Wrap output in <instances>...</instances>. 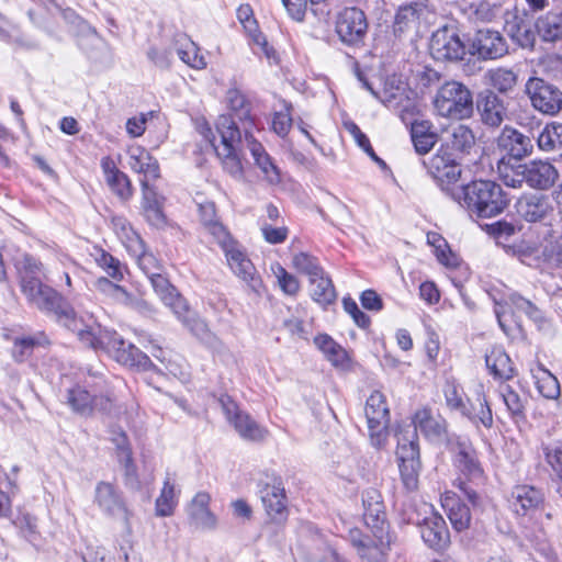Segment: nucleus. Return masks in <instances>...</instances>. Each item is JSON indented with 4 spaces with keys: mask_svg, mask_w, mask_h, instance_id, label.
<instances>
[{
    "mask_svg": "<svg viewBox=\"0 0 562 562\" xmlns=\"http://www.w3.org/2000/svg\"><path fill=\"white\" fill-rule=\"evenodd\" d=\"M413 503L406 505L404 509L407 524L416 525L420 528V535L426 544L436 550H442L450 543V535L445 519L432 512V506L423 503L419 509Z\"/></svg>",
    "mask_w": 562,
    "mask_h": 562,
    "instance_id": "nucleus-5",
    "label": "nucleus"
},
{
    "mask_svg": "<svg viewBox=\"0 0 562 562\" xmlns=\"http://www.w3.org/2000/svg\"><path fill=\"white\" fill-rule=\"evenodd\" d=\"M83 383L85 387L75 386L68 390L67 403L71 409L83 416L91 415L94 409L110 412L115 398L102 368L88 369Z\"/></svg>",
    "mask_w": 562,
    "mask_h": 562,
    "instance_id": "nucleus-4",
    "label": "nucleus"
},
{
    "mask_svg": "<svg viewBox=\"0 0 562 562\" xmlns=\"http://www.w3.org/2000/svg\"><path fill=\"white\" fill-rule=\"evenodd\" d=\"M220 403L226 419L243 439L259 441L266 438L268 430L257 424L249 414L240 411L231 397L222 396Z\"/></svg>",
    "mask_w": 562,
    "mask_h": 562,
    "instance_id": "nucleus-15",
    "label": "nucleus"
},
{
    "mask_svg": "<svg viewBox=\"0 0 562 562\" xmlns=\"http://www.w3.org/2000/svg\"><path fill=\"white\" fill-rule=\"evenodd\" d=\"M427 241L435 247L436 257L441 263L446 266L452 265L450 260L451 251L445 238L437 233H428Z\"/></svg>",
    "mask_w": 562,
    "mask_h": 562,
    "instance_id": "nucleus-61",
    "label": "nucleus"
},
{
    "mask_svg": "<svg viewBox=\"0 0 562 562\" xmlns=\"http://www.w3.org/2000/svg\"><path fill=\"white\" fill-rule=\"evenodd\" d=\"M429 49L434 59L441 61L460 60L467 53L465 45L453 26H443L434 32Z\"/></svg>",
    "mask_w": 562,
    "mask_h": 562,
    "instance_id": "nucleus-14",
    "label": "nucleus"
},
{
    "mask_svg": "<svg viewBox=\"0 0 562 562\" xmlns=\"http://www.w3.org/2000/svg\"><path fill=\"white\" fill-rule=\"evenodd\" d=\"M101 167L105 181L110 189L121 199L128 200L132 196V186L128 177L115 166L110 157L101 160Z\"/></svg>",
    "mask_w": 562,
    "mask_h": 562,
    "instance_id": "nucleus-34",
    "label": "nucleus"
},
{
    "mask_svg": "<svg viewBox=\"0 0 562 562\" xmlns=\"http://www.w3.org/2000/svg\"><path fill=\"white\" fill-rule=\"evenodd\" d=\"M435 109L443 117L468 119L473 113V98L467 86L459 81H448L437 91Z\"/></svg>",
    "mask_w": 562,
    "mask_h": 562,
    "instance_id": "nucleus-6",
    "label": "nucleus"
},
{
    "mask_svg": "<svg viewBox=\"0 0 562 562\" xmlns=\"http://www.w3.org/2000/svg\"><path fill=\"white\" fill-rule=\"evenodd\" d=\"M396 453L402 482L407 491H415L418 486L420 470L419 447L415 431H409L408 437H398Z\"/></svg>",
    "mask_w": 562,
    "mask_h": 562,
    "instance_id": "nucleus-11",
    "label": "nucleus"
},
{
    "mask_svg": "<svg viewBox=\"0 0 562 562\" xmlns=\"http://www.w3.org/2000/svg\"><path fill=\"white\" fill-rule=\"evenodd\" d=\"M443 146L454 157L470 155L476 147L475 135L467 125H453L446 133Z\"/></svg>",
    "mask_w": 562,
    "mask_h": 562,
    "instance_id": "nucleus-27",
    "label": "nucleus"
},
{
    "mask_svg": "<svg viewBox=\"0 0 562 562\" xmlns=\"http://www.w3.org/2000/svg\"><path fill=\"white\" fill-rule=\"evenodd\" d=\"M460 413L476 426L482 425L485 428L493 426L492 409L486 401L482 385L475 387L473 395L468 398L464 408Z\"/></svg>",
    "mask_w": 562,
    "mask_h": 562,
    "instance_id": "nucleus-25",
    "label": "nucleus"
},
{
    "mask_svg": "<svg viewBox=\"0 0 562 562\" xmlns=\"http://www.w3.org/2000/svg\"><path fill=\"white\" fill-rule=\"evenodd\" d=\"M178 503L175 485L167 479L164 482L160 495L156 499V515L160 517L170 516Z\"/></svg>",
    "mask_w": 562,
    "mask_h": 562,
    "instance_id": "nucleus-48",
    "label": "nucleus"
},
{
    "mask_svg": "<svg viewBox=\"0 0 562 562\" xmlns=\"http://www.w3.org/2000/svg\"><path fill=\"white\" fill-rule=\"evenodd\" d=\"M486 78L490 85L499 92H507L517 83V75L507 68L491 69L487 71Z\"/></svg>",
    "mask_w": 562,
    "mask_h": 562,
    "instance_id": "nucleus-49",
    "label": "nucleus"
},
{
    "mask_svg": "<svg viewBox=\"0 0 562 562\" xmlns=\"http://www.w3.org/2000/svg\"><path fill=\"white\" fill-rule=\"evenodd\" d=\"M316 347L335 367H345L348 362L346 350L328 335H318L314 339Z\"/></svg>",
    "mask_w": 562,
    "mask_h": 562,
    "instance_id": "nucleus-44",
    "label": "nucleus"
},
{
    "mask_svg": "<svg viewBox=\"0 0 562 562\" xmlns=\"http://www.w3.org/2000/svg\"><path fill=\"white\" fill-rule=\"evenodd\" d=\"M515 207L518 216L529 223L542 222L554 212L552 199L542 193H524Z\"/></svg>",
    "mask_w": 562,
    "mask_h": 562,
    "instance_id": "nucleus-16",
    "label": "nucleus"
},
{
    "mask_svg": "<svg viewBox=\"0 0 562 562\" xmlns=\"http://www.w3.org/2000/svg\"><path fill=\"white\" fill-rule=\"evenodd\" d=\"M162 302L195 336L201 338L205 336L207 333L206 324L195 318L194 313L190 311L186 300L177 291L165 296Z\"/></svg>",
    "mask_w": 562,
    "mask_h": 562,
    "instance_id": "nucleus-23",
    "label": "nucleus"
},
{
    "mask_svg": "<svg viewBox=\"0 0 562 562\" xmlns=\"http://www.w3.org/2000/svg\"><path fill=\"white\" fill-rule=\"evenodd\" d=\"M536 29L543 42L555 43L562 40V7L541 15Z\"/></svg>",
    "mask_w": 562,
    "mask_h": 562,
    "instance_id": "nucleus-36",
    "label": "nucleus"
},
{
    "mask_svg": "<svg viewBox=\"0 0 562 562\" xmlns=\"http://www.w3.org/2000/svg\"><path fill=\"white\" fill-rule=\"evenodd\" d=\"M363 520L370 529H389L385 519L384 504L380 492L368 488L362 494Z\"/></svg>",
    "mask_w": 562,
    "mask_h": 562,
    "instance_id": "nucleus-26",
    "label": "nucleus"
},
{
    "mask_svg": "<svg viewBox=\"0 0 562 562\" xmlns=\"http://www.w3.org/2000/svg\"><path fill=\"white\" fill-rule=\"evenodd\" d=\"M237 19L243 25L254 44H256L268 58L274 56L273 48L268 47L266 37L258 29V23L254 16V11L249 4H240L237 9Z\"/></svg>",
    "mask_w": 562,
    "mask_h": 562,
    "instance_id": "nucleus-35",
    "label": "nucleus"
},
{
    "mask_svg": "<svg viewBox=\"0 0 562 562\" xmlns=\"http://www.w3.org/2000/svg\"><path fill=\"white\" fill-rule=\"evenodd\" d=\"M200 134L212 145L217 157L222 160L223 168L234 178L243 177V165L239 153L243 147L241 131L234 119L220 115L215 122V132L220 136V145L215 144L216 135L207 122L198 125Z\"/></svg>",
    "mask_w": 562,
    "mask_h": 562,
    "instance_id": "nucleus-3",
    "label": "nucleus"
},
{
    "mask_svg": "<svg viewBox=\"0 0 562 562\" xmlns=\"http://www.w3.org/2000/svg\"><path fill=\"white\" fill-rule=\"evenodd\" d=\"M200 220L206 231L214 237L216 243H224V239L231 236L224 225L217 220L216 209L213 202L199 204Z\"/></svg>",
    "mask_w": 562,
    "mask_h": 562,
    "instance_id": "nucleus-39",
    "label": "nucleus"
},
{
    "mask_svg": "<svg viewBox=\"0 0 562 562\" xmlns=\"http://www.w3.org/2000/svg\"><path fill=\"white\" fill-rule=\"evenodd\" d=\"M543 256L549 262L562 268V235L559 237L551 236L546 241Z\"/></svg>",
    "mask_w": 562,
    "mask_h": 562,
    "instance_id": "nucleus-62",
    "label": "nucleus"
},
{
    "mask_svg": "<svg viewBox=\"0 0 562 562\" xmlns=\"http://www.w3.org/2000/svg\"><path fill=\"white\" fill-rule=\"evenodd\" d=\"M115 232L128 252H139L142 238L130 227L125 220L119 218L114 222Z\"/></svg>",
    "mask_w": 562,
    "mask_h": 562,
    "instance_id": "nucleus-53",
    "label": "nucleus"
},
{
    "mask_svg": "<svg viewBox=\"0 0 562 562\" xmlns=\"http://www.w3.org/2000/svg\"><path fill=\"white\" fill-rule=\"evenodd\" d=\"M245 144L249 149L256 166L261 170L265 180L270 184H278L281 181V173L279 168L271 160L265 148L258 143L246 124L244 125Z\"/></svg>",
    "mask_w": 562,
    "mask_h": 562,
    "instance_id": "nucleus-21",
    "label": "nucleus"
},
{
    "mask_svg": "<svg viewBox=\"0 0 562 562\" xmlns=\"http://www.w3.org/2000/svg\"><path fill=\"white\" fill-rule=\"evenodd\" d=\"M531 105L547 115H555L562 109V91L542 78L531 77L525 85Z\"/></svg>",
    "mask_w": 562,
    "mask_h": 562,
    "instance_id": "nucleus-12",
    "label": "nucleus"
},
{
    "mask_svg": "<svg viewBox=\"0 0 562 562\" xmlns=\"http://www.w3.org/2000/svg\"><path fill=\"white\" fill-rule=\"evenodd\" d=\"M211 496L205 492L198 493L189 505V516L193 524L204 530L216 528L217 519L210 510Z\"/></svg>",
    "mask_w": 562,
    "mask_h": 562,
    "instance_id": "nucleus-32",
    "label": "nucleus"
},
{
    "mask_svg": "<svg viewBox=\"0 0 562 562\" xmlns=\"http://www.w3.org/2000/svg\"><path fill=\"white\" fill-rule=\"evenodd\" d=\"M177 44H179L177 54L184 64L194 69H204L206 67L205 58L200 54V48L194 42L183 36L177 41Z\"/></svg>",
    "mask_w": 562,
    "mask_h": 562,
    "instance_id": "nucleus-46",
    "label": "nucleus"
},
{
    "mask_svg": "<svg viewBox=\"0 0 562 562\" xmlns=\"http://www.w3.org/2000/svg\"><path fill=\"white\" fill-rule=\"evenodd\" d=\"M506 305L513 307L516 312L524 313L529 318L538 321L540 318V311L538 307L530 302L529 300L522 297L521 295L514 293L508 296L506 301Z\"/></svg>",
    "mask_w": 562,
    "mask_h": 562,
    "instance_id": "nucleus-59",
    "label": "nucleus"
},
{
    "mask_svg": "<svg viewBox=\"0 0 562 562\" xmlns=\"http://www.w3.org/2000/svg\"><path fill=\"white\" fill-rule=\"evenodd\" d=\"M501 13V5L487 0H480L473 4V15L477 21L492 22Z\"/></svg>",
    "mask_w": 562,
    "mask_h": 562,
    "instance_id": "nucleus-60",
    "label": "nucleus"
},
{
    "mask_svg": "<svg viewBox=\"0 0 562 562\" xmlns=\"http://www.w3.org/2000/svg\"><path fill=\"white\" fill-rule=\"evenodd\" d=\"M115 282L116 281L114 280L111 281L108 278L100 277L94 281V288L106 299L116 304H121L139 312L150 311L149 304L146 301L135 297Z\"/></svg>",
    "mask_w": 562,
    "mask_h": 562,
    "instance_id": "nucleus-19",
    "label": "nucleus"
},
{
    "mask_svg": "<svg viewBox=\"0 0 562 562\" xmlns=\"http://www.w3.org/2000/svg\"><path fill=\"white\" fill-rule=\"evenodd\" d=\"M497 144L510 157L519 160L531 155L533 149V144L529 136L509 126L503 128L497 138Z\"/></svg>",
    "mask_w": 562,
    "mask_h": 562,
    "instance_id": "nucleus-24",
    "label": "nucleus"
},
{
    "mask_svg": "<svg viewBox=\"0 0 562 562\" xmlns=\"http://www.w3.org/2000/svg\"><path fill=\"white\" fill-rule=\"evenodd\" d=\"M449 196L471 216L488 218L501 214L508 205L502 187L494 181L477 180L449 190Z\"/></svg>",
    "mask_w": 562,
    "mask_h": 562,
    "instance_id": "nucleus-2",
    "label": "nucleus"
},
{
    "mask_svg": "<svg viewBox=\"0 0 562 562\" xmlns=\"http://www.w3.org/2000/svg\"><path fill=\"white\" fill-rule=\"evenodd\" d=\"M477 109L481 113L483 123L488 126L497 127L504 121V105L499 98L491 91H487L481 97L477 103Z\"/></svg>",
    "mask_w": 562,
    "mask_h": 562,
    "instance_id": "nucleus-37",
    "label": "nucleus"
},
{
    "mask_svg": "<svg viewBox=\"0 0 562 562\" xmlns=\"http://www.w3.org/2000/svg\"><path fill=\"white\" fill-rule=\"evenodd\" d=\"M535 378L537 389L543 397L548 400H555L560 396V383L550 371L540 368Z\"/></svg>",
    "mask_w": 562,
    "mask_h": 562,
    "instance_id": "nucleus-47",
    "label": "nucleus"
},
{
    "mask_svg": "<svg viewBox=\"0 0 562 562\" xmlns=\"http://www.w3.org/2000/svg\"><path fill=\"white\" fill-rule=\"evenodd\" d=\"M538 146L541 150L551 151L562 145V124H548L540 132L537 138Z\"/></svg>",
    "mask_w": 562,
    "mask_h": 562,
    "instance_id": "nucleus-51",
    "label": "nucleus"
},
{
    "mask_svg": "<svg viewBox=\"0 0 562 562\" xmlns=\"http://www.w3.org/2000/svg\"><path fill=\"white\" fill-rule=\"evenodd\" d=\"M411 138L419 155L429 153L438 140L429 121H414L411 126Z\"/></svg>",
    "mask_w": 562,
    "mask_h": 562,
    "instance_id": "nucleus-38",
    "label": "nucleus"
},
{
    "mask_svg": "<svg viewBox=\"0 0 562 562\" xmlns=\"http://www.w3.org/2000/svg\"><path fill=\"white\" fill-rule=\"evenodd\" d=\"M20 284L30 305L44 313L54 314L57 322L74 333L82 345L105 351L123 366L143 371L155 369L145 352L133 344L126 342L115 331L102 328L92 314L79 315L75 308L64 303L61 294L44 284L40 278L26 274L21 279Z\"/></svg>",
    "mask_w": 562,
    "mask_h": 562,
    "instance_id": "nucleus-1",
    "label": "nucleus"
},
{
    "mask_svg": "<svg viewBox=\"0 0 562 562\" xmlns=\"http://www.w3.org/2000/svg\"><path fill=\"white\" fill-rule=\"evenodd\" d=\"M521 168L525 172V182L532 189L548 190L559 178L557 168L548 161L531 160L521 164Z\"/></svg>",
    "mask_w": 562,
    "mask_h": 562,
    "instance_id": "nucleus-20",
    "label": "nucleus"
},
{
    "mask_svg": "<svg viewBox=\"0 0 562 562\" xmlns=\"http://www.w3.org/2000/svg\"><path fill=\"white\" fill-rule=\"evenodd\" d=\"M486 367L497 379L508 380L514 375V368L508 355L501 347H493L485 356Z\"/></svg>",
    "mask_w": 562,
    "mask_h": 562,
    "instance_id": "nucleus-40",
    "label": "nucleus"
},
{
    "mask_svg": "<svg viewBox=\"0 0 562 562\" xmlns=\"http://www.w3.org/2000/svg\"><path fill=\"white\" fill-rule=\"evenodd\" d=\"M227 103L229 105V109L234 112V114H226L227 116H231L235 120L237 126L240 128V131H244V125L248 127V132H250V128L252 127V120L249 116V108L246 102L245 97L241 94L240 91L236 89H229L227 91ZM244 132H241L243 134Z\"/></svg>",
    "mask_w": 562,
    "mask_h": 562,
    "instance_id": "nucleus-41",
    "label": "nucleus"
},
{
    "mask_svg": "<svg viewBox=\"0 0 562 562\" xmlns=\"http://www.w3.org/2000/svg\"><path fill=\"white\" fill-rule=\"evenodd\" d=\"M218 245L223 249L233 273L244 281L250 291L260 294L263 288L262 280L243 247L232 236Z\"/></svg>",
    "mask_w": 562,
    "mask_h": 562,
    "instance_id": "nucleus-8",
    "label": "nucleus"
},
{
    "mask_svg": "<svg viewBox=\"0 0 562 562\" xmlns=\"http://www.w3.org/2000/svg\"><path fill=\"white\" fill-rule=\"evenodd\" d=\"M504 31L520 47H533L536 36L528 22L516 12L505 13Z\"/></svg>",
    "mask_w": 562,
    "mask_h": 562,
    "instance_id": "nucleus-30",
    "label": "nucleus"
},
{
    "mask_svg": "<svg viewBox=\"0 0 562 562\" xmlns=\"http://www.w3.org/2000/svg\"><path fill=\"white\" fill-rule=\"evenodd\" d=\"M461 176V169L458 164L453 160L441 172L438 173L434 179L438 182L441 189L449 195V190L457 188L454 186Z\"/></svg>",
    "mask_w": 562,
    "mask_h": 562,
    "instance_id": "nucleus-58",
    "label": "nucleus"
},
{
    "mask_svg": "<svg viewBox=\"0 0 562 562\" xmlns=\"http://www.w3.org/2000/svg\"><path fill=\"white\" fill-rule=\"evenodd\" d=\"M271 271L274 274L281 291L286 295H296L300 291V282L293 274L289 273L279 262L271 265Z\"/></svg>",
    "mask_w": 562,
    "mask_h": 562,
    "instance_id": "nucleus-54",
    "label": "nucleus"
},
{
    "mask_svg": "<svg viewBox=\"0 0 562 562\" xmlns=\"http://www.w3.org/2000/svg\"><path fill=\"white\" fill-rule=\"evenodd\" d=\"M441 505L447 512L448 518L452 527L457 531L469 528L471 521V513L469 507L460 501L452 492H446L441 497Z\"/></svg>",
    "mask_w": 562,
    "mask_h": 562,
    "instance_id": "nucleus-33",
    "label": "nucleus"
},
{
    "mask_svg": "<svg viewBox=\"0 0 562 562\" xmlns=\"http://www.w3.org/2000/svg\"><path fill=\"white\" fill-rule=\"evenodd\" d=\"M260 498L267 515L274 521L281 522L288 515V498L280 479H273L260 490Z\"/></svg>",
    "mask_w": 562,
    "mask_h": 562,
    "instance_id": "nucleus-17",
    "label": "nucleus"
},
{
    "mask_svg": "<svg viewBox=\"0 0 562 562\" xmlns=\"http://www.w3.org/2000/svg\"><path fill=\"white\" fill-rule=\"evenodd\" d=\"M371 443L381 448L387 440V426L390 411L385 396L380 391H374L368 397L364 408Z\"/></svg>",
    "mask_w": 562,
    "mask_h": 562,
    "instance_id": "nucleus-9",
    "label": "nucleus"
},
{
    "mask_svg": "<svg viewBox=\"0 0 562 562\" xmlns=\"http://www.w3.org/2000/svg\"><path fill=\"white\" fill-rule=\"evenodd\" d=\"M140 184L143 188V206L145 215L151 225L160 227L165 224L166 218L161 211V205L157 194L149 188L146 180H140Z\"/></svg>",
    "mask_w": 562,
    "mask_h": 562,
    "instance_id": "nucleus-42",
    "label": "nucleus"
},
{
    "mask_svg": "<svg viewBox=\"0 0 562 562\" xmlns=\"http://www.w3.org/2000/svg\"><path fill=\"white\" fill-rule=\"evenodd\" d=\"M46 342L47 338L43 333L36 336L16 338L12 347V356L16 361H24L32 353L35 346Z\"/></svg>",
    "mask_w": 562,
    "mask_h": 562,
    "instance_id": "nucleus-50",
    "label": "nucleus"
},
{
    "mask_svg": "<svg viewBox=\"0 0 562 562\" xmlns=\"http://www.w3.org/2000/svg\"><path fill=\"white\" fill-rule=\"evenodd\" d=\"M371 531L372 537L362 535L358 529H351L350 542L363 561L385 562L391 544L389 529H371Z\"/></svg>",
    "mask_w": 562,
    "mask_h": 562,
    "instance_id": "nucleus-10",
    "label": "nucleus"
},
{
    "mask_svg": "<svg viewBox=\"0 0 562 562\" xmlns=\"http://www.w3.org/2000/svg\"><path fill=\"white\" fill-rule=\"evenodd\" d=\"M497 171L501 180L505 186L514 189L521 188L525 182V172L521 168V164L517 166H510L509 164L501 160L497 165Z\"/></svg>",
    "mask_w": 562,
    "mask_h": 562,
    "instance_id": "nucleus-52",
    "label": "nucleus"
},
{
    "mask_svg": "<svg viewBox=\"0 0 562 562\" xmlns=\"http://www.w3.org/2000/svg\"><path fill=\"white\" fill-rule=\"evenodd\" d=\"M93 502L98 508L111 518L123 524L127 536L132 535V510L127 507L122 493L110 482L100 481L94 488Z\"/></svg>",
    "mask_w": 562,
    "mask_h": 562,
    "instance_id": "nucleus-7",
    "label": "nucleus"
},
{
    "mask_svg": "<svg viewBox=\"0 0 562 562\" xmlns=\"http://www.w3.org/2000/svg\"><path fill=\"white\" fill-rule=\"evenodd\" d=\"M368 27L367 16L358 8H346L336 16L335 31L345 45H362L368 34Z\"/></svg>",
    "mask_w": 562,
    "mask_h": 562,
    "instance_id": "nucleus-13",
    "label": "nucleus"
},
{
    "mask_svg": "<svg viewBox=\"0 0 562 562\" xmlns=\"http://www.w3.org/2000/svg\"><path fill=\"white\" fill-rule=\"evenodd\" d=\"M428 13L426 0H418L401 7L395 15L393 31L402 36L408 31L418 27L419 20Z\"/></svg>",
    "mask_w": 562,
    "mask_h": 562,
    "instance_id": "nucleus-28",
    "label": "nucleus"
},
{
    "mask_svg": "<svg viewBox=\"0 0 562 562\" xmlns=\"http://www.w3.org/2000/svg\"><path fill=\"white\" fill-rule=\"evenodd\" d=\"M543 502V494L540 490L530 485H517L510 495V506L517 515H527L536 509Z\"/></svg>",
    "mask_w": 562,
    "mask_h": 562,
    "instance_id": "nucleus-31",
    "label": "nucleus"
},
{
    "mask_svg": "<svg viewBox=\"0 0 562 562\" xmlns=\"http://www.w3.org/2000/svg\"><path fill=\"white\" fill-rule=\"evenodd\" d=\"M454 160V156L450 154L447 149H440L437 154H435L427 164V169L429 175L435 178L438 173L441 172V169H445L448 165H450Z\"/></svg>",
    "mask_w": 562,
    "mask_h": 562,
    "instance_id": "nucleus-63",
    "label": "nucleus"
},
{
    "mask_svg": "<svg viewBox=\"0 0 562 562\" xmlns=\"http://www.w3.org/2000/svg\"><path fill=\"white\" fill-rule=\"evenodd\" d=\"M546 460L555 472L562 473V443L554 442L544 448Z\"/></svg>",
    "mask_w": 562,
    "mask_h": 562,
    "instance_id": "nucleus-64",
    "label": "nucleus"
},
{
    "mask_svg": "<svg viewBox=\"0 0 562 562\" xmlns=\"http://www.w3.org/2000/svg\"><path fill=\"white\" fill-rule=\"evenodd\" d=\"M417 429L430 439H439L446 432V422L439 416H434L430 409L422 408L414 415L413 427L408 426L405 430H401L396 436L397 438L408 437L409 431H415L417 435Z\"/></svg>",
    "mask_w": 562,
    "mask_h": 562,
    "instance_id": "nucleus-22",
    "label": "nucleus"
},
{
    "mask_svg": "<svg viewBox=\"0 0 562 562\" xmlns=\"http://www.w3.org/2000/svg\"><path fill=\"white\" fill-rule=\"evenodd\" d=\"M90 256L93 258L98 267H100L112 280H123L125 267L119 259L99 247H93Z\"/></svg>",
    "mask_w": 562,
    "mask_h": 562,
    "instance_id": "nucleus-43",
    "label": "nucleus"
},
{
    "mask_svg": "<svg viewBox=\"0 0 562 562\" xmlns=\"http://www.w3.org/2000/svg\"><path fill=\"white\" fill-rule=\"evenodd\" d=\"M130 168L142 173V180H156L160 177L158 161L144 148L137 145L131 146L127 150Z\"/></svg>",
    "mask_w": 562,
    "mask_h": 562,
    "instance_id": "nucleus-29",
    "label": "nucleus"
},
{
    "mask_svg": "<svg viewBox=\"0 0 562 562\" xmlns=\"http://www.w3.org/2000/svg\"><path fill=\"white\" fill-rule=\"evenodd\" d=\"M471 49L473 55L482 59H496L504 56L508 47L499 32L484 29L475 33Z\"/></svg>",
    "mask_w": 562,
    "mask_h": 562,
    "instance_id": "nucleus-18",
    "label": "nucleus"
},
{
    "mask_svg": "<svg viewBox=\"0 0 562 562\" xmlns=\"http://www.w3.org/2000/svg\"><path fill=\"white\" fill-rule=\"evenodd\" d=\"M131 255L136 258L139 269L144 272V274L147 278L150 276H155V273L159 271H162V267L157 260V258L151 252H147L145 250V245L143 240L139 252H131Z\"/></svg>",
    "mask_w": 562,
    "mask_h": 562,
    "instance_id": "nucleus-56",
    "label": "nucleus"
},
{
    "mask_svg": "<svg viewBox=\"0 0 562 562\" xmlns=\"http://www.w3.org/2000/svg\"><path fill=\"white\" fill-rule=\"evenodd\" d=\"M458 469L470 480L479 481L483 477V469L477 460L476 452L472 456H463V459H456Z\"/></svg>",
    "mask_w": 562,
    "mask_h": 562,
    "instance_id": "nucleus-57",
    "label": "nucleus"
},
{
    "mask_svg": "<svg viewBox=\"0 0 562 562\" xmlns=\"http://www.w3.org/2000/svg\"><path fill=\"white\" fill-rule=\"evenodd\" d=\"M292 265L299 272L306 274L310 280L324 271L317 259L306 252L295 254L292 258Z\"/></svg>",
    "mask_w": 562,
    "mask_h": 562,
    "instance_id": "nucleus-55",
    "label": "nucleus"
},
{
    "mask_svg": "<svg viewBox=\"0 0 562 562\" xmlns=\"http://www.w3.org/2000/svg\"><path fill=\"white\" fill-rule=\"evenodd\" d=\"M310 284L311 296L316 303L326 306L336 300V292L333 282L325 276L324 271L316 278L310 280Z\"/></svg>",
    "mask_w": 562,
    "mask_h": 562,
    "instance_id": "nucleus-45",
    "label": "nucleus"
}]
</instances>
